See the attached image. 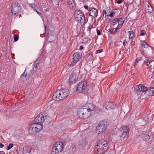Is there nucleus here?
Returning a JSON list of instances; mask_svg holds the SVG:
<instances>
[{"label": "nucleus", "mask_w": 154, "mask_h": 154, "mask_svg": "<svg viewBox=\"0 0 154 154\" xmlns=\"http://www.w3.org/2000/svg\"><path fill=\"white\" fill-rule=\"evenodd\" d=\"M99 125L102 126H104V128H106L107 125V122L106 120L102 121L100 122Z\"/></svg>", "instance_id": "nucleus-23"}, {"label": "nucleus", "mask_w": 154, "mask_h": 154, "mask_svg": "<svg viewBox=\"0 0 154 154\" xmlns=\"http://www.w3.org/2000/svg\"><path fill=\"white\" fill-rule=\"evenodd\" d=\"M141 45L145 48H147L149 46V45L145 41H143L141 44Z\"/></svg>", "instance_id": "nucleus-31"}, {"label": "nucleus", "mask_w": 154, "mask_h": 154, "mask_svg": "<svg viewBox=\"0 0 154 154\" xmlns=\"http://www.w3.org/2000/svg\"><path fill=\"white\" fill-rule=\"evenodd\" d=\"M147 91H148L149 95L151 96L154 95V88H150L149 89H148Z\"/></svg>", "instance_id": "nucleus-22"}, {"label": "nucleus", "mask_w": 154, "mask_h": 154, "mask_svg": "<svg viewBox=\"0 0 154 154\" xmlns=\"http://www.w3.org/2000/svg\"><path fill=\"white\" fill-rule=\"evenodd\" d=\"M63 144L62 142H57L53 145L51 154H59L63 149Z\"/></svg>", "instance_id": "nucleus-4"}, {"label": "nucleus", "mask_w": 154, "mask_h": 154, "mask_svg": "<svg viewBox=\"0 0 154 154\" xmlns=\"http://www.w3.org/2000/svg\"><path fill=\"white\" fill-rule=\"evenodd\" d=\"M121 27H119V26H117V27L116 28H114L115 30H113V34H114L116 32H117V29H120L121 28Z\"/></svg>", "instance_id": "nucleus-39"}, {"label": "nucleus", "mask_w": 154, "mask_h": 154, "mask_svg": "<svg viewBox=\"0 0 154 154\" xmlns=\"http://www.w3.org/2000/svg\"><path fill=\"white\" fill-rule=\"evenodd\" d=\"M122 132L129 133L128 128L127 126H124L122 128Z\"/></svg>", "instance_id": "nucleus-25"}, {"label": "nucleus", "mask_w": 154, "mask_h": 154, "mask_svg": "<svg viewBox=\"0 0 154 154\" xmlns=\"http://www.w3.org/2000/svg\"><path fill=\"white\" fill-rule=\"evenodd\" d=\"M42 128V124H38L34 123L31 124L28 129V132L31 134L34 132H39Z\"/></svg>", "instance_id": "nucleus-5"}, {"label": "nucleus", "mask_w": 154, "mask_h": 154, "mask_svg": "<svg viewBox=\"0 0 154 154\" xmlns=\"http://www.w3.org/2000/svg\"><path fill=\"white\" fill-rule=\"evenodd\" d=\"M21 6L17 2L13 3L11 5V11L12 14L17 15L18 14V12L20 10Z\"/></svg>", "instance_id": "nucleus-7"}, {"label": "nucleus", "mask_w": 154, "mask_h": 154, "mask_svg": "<svg viewBox=\"0 0 154 154\" xmlns=\"http://www.w3.org/2000/svg\"><path fill=\"white\" fill-rule=\"evenodd\" d=\"M0 154H5V152L3 151H0Z\"/></svg>", "instance_id": "nucleus-52"}, {"label": "nucleus", "mask_w": 154, "mask_h": 154, "mask_svg": "<svg viewBox=\"0 0 154 154\" xmlns=\"http://www.w3.org/2000/svg\"><path fill=\"white\" fill-rule=\"evenodd\" d=\"M77 115L81 119H86L90 116V111H88L86 107H82L80 108L77 110Z\"/></svg>", "instance_id": "nucleus-3"}, {"label": "nucleus", "mask_w": 154, "mask_h": 154, "mask_svg": "<svg viewBox=\"0 0 154 154\" xmlns=\"http://www.w3.org/2000/svg\"><path fill=\"white\" fill-rule=\"evenodd\" d=\"M142 60V57H140L138 58H137L135 61V63H134V66H136L137 64V63H138V62L140 60Z\"/></svg>", "instance_id": "nucleus-33"}, {"label": "nucleus", "mask_w": 154, "mask_h": 154, "mask_svg": "<svg viewBox=\"0 0 154 154\" xmlns=\"http://www.w3.org/2000/svg\"><path fill=\"white\" fill-rule=\"evenodd\" d=\"M144 63L147 66H148L150 64V62L149 60L146 59L144 61Z\"/></svg>", "instance_id": "nucleus-35"}, {"label": "nucleus", "mask_w": 154, "mask_h": 154, "mask_svg": "<svg viewBox=\"0 0 154 154\" xmlns=\"http://www.w3.org/2000/svg\"><path fill=\"white\" fill-rule=\"evenodd\" d=\"M129 134V133H122L120 136V140H123L127 138V136Z\"/></svg>", "instance_id": "nucleus-20"}, {"label": "nucleus", "mask_w": 154, "mask_h": 154, "mask_svg": "<svg viewBox=\"0 0 154 154\" xmlns=\"http://www.w3.org/2000/svg\"><path fill=\"white\" fill-rule=\"evenodd\" d=\"M127 42L126 40H124L123 42V44L124 46H125V44L127 43Z\"/></svg>", "instance_id": "nucleus-45"}, {"label": "nucleus", "mask_w": 154, "mask_h": 154, "mask_svg": "<svg viewBox=\"0 0 154 154\" xmlns=\"http://www.w3.org/2000/svg\"><path fill=\"white\" fill-rule=\"evenodd\" d=\"M134 90L137 92H145L147 91L148 88L143 85L141 84L135 86Z\"/></svg>", "instance_id": "nucleus-10"}, {"label": "nucleus", "mask_w": 154, "mask_h": 154, "mask_svg": "<svg viewBox=\"0 0 154 154\" xmlns=\"http://www.w3.org/2000/svg\"><path fill=\"white\" fill-rule=\"evenodd\" d=\"M84 107H86V109H87L88 111H90V115L91 114V112L94 110L95 109V106L91 103L88 104L86 106H84Z\"/></svg>", "instance_id": "nucleus-19"}, {"label": "nucleus", "mask_w": 154, "mask_h": 154, "mask_svg": "<svg viewBox=\"0 0 154 154\" xmlns=\"http://www.w3.org/2000/svg\"><path fill=\"white\" fill-rule=\"evenodd\" d=\"M87 85V83L85 80L79 82L78 85L77 89V91L79 93L85 90Z\"/></svg>", "instance_id": "nucleus-8"}, {"label": "nucleus", "mask_w": 154, "mask_h": 154, "mask_svg": "<svg viewBox=\"0 0 154 154\" xmlns=\"http://www.w3.org/2000/svg\"><path fill=\"white\" fill-rule=\"evenodd\" d=\"M19 38V36L17 34H15L14 36V39L15 41H17Z\"/></svg>", "instance_id": "nucleus-34"}, {"label": "nucleus", "mask_w": 154, "mask_h": 154, "mask_svg": "<svg viewBox=\"0 0 154 154\" xmlns=\"http://www.w3.org/2000/svg\"><path fill=\"white\" fill-rule=\"evenodd\" d=\"M104 126L103 127L99 125L96 127V132L98 134H100L103 132L105 130Z\"/></svg>", "instance_id": "nucleus-16"}, {"label": "nucleus", "mask_w": 154, "mask_h": 154, "mask_svg": "<svg viewBox=\"0 0 154 154\" xmlns=\"http://www.w3.org/2000/svg\"><path fill=\"white\" fill-rule=\"evenodd\" d=\"M142 138L145 141L149 140L150 137L147 134H144L143 135Z\"/></svg>", "instance_id": "nucleus-24"}, {"label": "nucleus", "mask_w": 154, "mask_h": 154, "mask_svg": "<svg viewBox=\"0 0 154 154\" xmlns=\"http://www.w3.org/2000/svg\"><path fill=\"white\" fill-rule=\"evenodd\" d=\"M122 2L121 0H118L117 2V3L119 4H121Z\"/></svg>", "instance_id": "nucleus-47"}, {"label": "nucleus", "mask_w": 154, "mask_h": 154, "mask_svg": "<svg viewBox=\"0 0 154 154\" xmlns=\"http://www.w3.org/2000/svg\"><path fill=\"white\" fill-rule=\"evenodd\" d=\"M92 27V26H90L89 27V28L91 29Z\"/></svg>", "instance_id": "nucleus-53"}, {"label": "nucleus", "mask_w": 154, "mask_h": 154, "mask_svg": "<svg viewBox=\"0 0 154 154\" xmlns=\"http://www.w3.org/2000/svg\"><path fill=\"white\" fill-rule=\"evenodd\" d=\"M147 12L151 13L153 11L152 8L150 5H147V8H146Z\"/></svg>", "instance_id": "nucleus-26"}, {"label": "nucleus", "mask_w": 154, "mask_h": 154, "mask_svg": "<svg viewBox=\"0 0 154 154\" xmlns=\"http://www.w3.org/2000/svg\"><path fill=\"white\" fill-rule=\"evenodd\" d=\"M118 25L119 27H121L120 26H122L124 23L125 20V19L122 18H118Z\"/></svg>", "instance_id": "nucleus-21"}, {"label": "nucleus", "mask_w": 154, "mask_h": 154, "mask_svg": "<svg viewBox=\"0 0 154 154\" xmlns=\"http://www.w3.org/2000/svg\"><path fill=\"white\" fill-rule=\"evenodd\" d=\"M104 106L106 109H112L116 106L114 105V103L113 102H105Z\"/></svg>", "instance_id": "nucleus-15"}, {"label": "nucleus", "mask_w": 154, "mask_h": 154, "mask_svg": "<svg viewBox=\"0 0 154 154\" xmlns=\"http://www.w3.org/2000/svg\"><path fill=\"white\" fill-rule=\"evenodd\" d=\"M89 9L88 13L89 16L92 19L97 17L98 14L97 10L95 8H89Z\"/></svg>", "instance_id": "nucleus-9"}, {"label": "nucleus", "mask_w": 154, "mask_h": 154, "mask_svg": "<svg viewBox=\"0 0 154 154\" xmlns=\"http://www.w3.org/2000/svg\"><path fill=\"white\" fill-rule=\"evenodd\" d=\"M107 144L106 141L103 140L98 141L96 145V148L97 149V154H103L107 151Z\"/></svg>", "instance_id": "nucleus-2"}, {"label": "nucleus", "mask_w": 154, "mask_h": 154, "mask_svg": "<svg viewBox=\"0 0 154 154\" xmlns=\"http://www.w3.org/2000/svg\"><path fill=\"white\" fill-rule=\"evenodd\" d=\"M30 71V72H29L28 73L25 69L24 72L23 73L20 77L21 79L23 81H24L28 79L31 73V71Z\"/></svg>", "instance_id": "nucleus-13"}, {"label": "nucleus", "mask_w": 154, "mask_h": 154, "mask_svg": "<svg viewBox=\"0 0 154 154\" xmlns=\"http://www.w3.org/2000/svg\"><path fill=\"white\" fill-rule=\"evenodd\" d=\"M128 32L129 33V36H131V33H133V31L132 30L131 31H128Z\"/></svg>", "instance_id": "nucleus-44"}, {"label": "nucleus", "mask_w": 154, "mask_h": 154, "mask_svg": "<svg viewBox=\"0 0 154 154\" xmlns=\"http://www.w3.org/2000/svg\"><path fill=\"white\" fill-rule=\"evenodd\" d=\"M97 34L98 35H101V33L99 30H97Z\"/></svg>", "instance_id": "nucleus-43"}, {"label": "nucleus", "mask_w": 154, "mask_h": 154, "mask_svg": "<svg viewBox=\"0 0 154 154\" xmlns=\"http://www.w3.org/2000/svg\"><path fill=\"white\" fill-rule=\"evenodd\" d=\"M78 79L77 74L76 73H74L70 75L69 81L71 83H74L77 81Z\"/></svg>", "instance_id": "nucleus-11"}, {"label": "nucleus", "mask_w": 154, "mask_h": 154, "mask_svg": "<svg viewBox=\"0 0 154 154\" xmlns=\"http://www.w3.org/2000/svg\"><path fill=\"white\" fill-rule=\"evenodd\" d=\"M14 146V145L12 143H10L9 144V146H7L6 149L7 150H9L12 148Z\"/></svg>", "instance_id": "nucleus-36"}, {"label": "nucleus", "mask_w": 154, "mask_h": 154, "mask_svg": "<svg viewBox=\"0 0 154 154\" xmlns=\"http://www.w3.org/2000/svg\"><path fill=\"white\" fill-rule=\"evenodd\" d=\"M100 149H101L102 150V149H101V147H100Z\"/></svg>", "instance_id": "nucleus-56"}, {"label": "nucleus", "mask_w": 154, "mask_h": 154, "mask_svg": "<svg viewBox=\"0 0 154 154\" xmlns=\"http://www.w3.org/2000/svg\"><path fill=\"white\" fill-rule=\"evenodd\" d=\"M31 150L29 147L28 146H26L23 147V151L25 152V153H27L30 152Z\"/></svg>", "instance_id": "nucleus-29"}, {"label": "nucleus", "mask_w": 154, "mask_h": 154, "mask_svg": "<svg viewBox=\"0 0 154 154\" xmlns=\"http://www.w3.org/2000/svg\"><path fill=\"white\" fill-rule=\"evenodd\" d=\"M73 57L68 62V66L69 67H73L78 61L81 57V55L79 52L74 53L73 55Z\"/></svg>", "instance_id": "nucleus-6"}, {"label": "nucleus", "mask_w": 154, "mask_h": 154, "mask_svg": "<svg viewBox=\"0 0 154 154\" xmlns=\"http://www.w3.org/2000/svg\"><path fill=\"white\" fill-rule=\"evenodd\" d=\"M134 37V32L131 33V36H129V38L130 39H133Z\"/></svg>", "instance_id": "nucleus-41"}, {"label": "nucleus", "mask_w": 154, "mask_h": 154, "mask_svg": "<svg viewBox=\"0 0 154 154\" xmlns=\"http://www.w3.org/2000/svg\"><path fill=\"white\" fill-rule=\"evenodd\" d=\"M86 145V143L85 141H82V142H80V145L82 147H84Z\"/></svg>", "instance_id": "nucleus-37"}, {"label": "nucleus", "mask_w": 154, "mask_h": 154, "mask_svg": "<svg viewBox=\"0 0 154 154\" xmlns=\"http://www.w3.org/2000/svg\"><path fill=\"white\" fill-rule=\"evenodd\" d=\"M150 68L151 69H154V66L150 65Z\"/></svg>", "instance_id": "nucleus-49"}, {"label": "nucleus", "mask_w": 154, "mask_h": 154, "mask_svg": "<svg viewBox=\"0 0 154 154\" xmlns=\"http://www.w3.org/2000/svg\"><path fill=\"white\" fill-rule=\"evenodd\" d=\"M105 14H106V15H107V16L108 15L107 14H106V13H105Z\"/></svg>", "instance_id": "nucleus-55"}, {"label": "nucleus", "mask_w": 154, "mask_h": 154, "mask_svg": "<svg viewBox=\"0 0 154 154\" xmlns=\"http://www.w3.org/2000/svg\"><path fill=\"white\" fill-rule=\"evenodd\" d=\"M83 48H84L82 46H81L80 47L79 49L80 50H82V49H83Z\"/></svg>", "instance_id": "nucleus-50"}, {"label": "nucleus", "mask_w": 154, "mask_h": 154, "mask_svg": "<svg viewBox=\"0 0 154 154\" xmlns=\"http://www.w3.org/2000/svg\"><path fill=\"white\" fill-rule=\"evenodd\" d=\"M42 57L43 55H40L39 57L37 58V59L35 61V63H36L37 64L39 63V62L42 59Z\"/></svg>", "instance_id": "nucleus-32"}, {"label": "nucleus", "mask_w": 154, "mask_h": 154, "mask_svg": "<svg viewBox=\"0 0 154 154\" xmlns=\"http://www.w3.org/2000/svg\"><path fill=\"white\" fill-rule=\"evenodd\" d=\"M69 94V90L66 89L58 90L54 93L52 98L55 100H62L65 99Z\"/></svg>", "instance_id": "nucleus-1"}, {"label": "nucleus", "mask_w": 154, "mask_h": 154, "mask_svg": "<svg viewBox=\"0 0 154 154\" xmlns=\"http://www.w3.org/2000/svg\"><path fill=\"white\" fill-rule=\"evenodd\" d=\"M85 112H84L83 113V115H84V116L85 115Z\"/></svg>", "instance_id": "nucleus-54"}, {"label": "nucleus", "mask_w": 154, "mask_h": 154, "mask_svg": "<svg viewBox=\"0 0 154 154\" xmlns=\"http://www.w3.org/2000/svg\"><path fill=\"white\" fill-rule=\"evenodd\" d=\"M30 6L34 9V10L36 11L37 13L38 14H41V11L40 9L38 7L34 4H32L30 5Z\"/></svg>", "instance_id": "nucleus-18"}, {"label": "nucleus", "mask_w": 154, "mask_h": 154, "mask_svg": "<svg viewBox=\"0 0 154 154\" xmlns=\"http://www.w3.org/2000/svg\"><path fill=\"white\" fill-rule=\"evenodd\" d=\"M118 18H116L113 20L112 21V24L113 25L117 24L118 23Z\"/></svg>", "instance_id": "nucleus-30"}, {"label": "nucleus", "mask_w": 154, "mask_h": 154, "mask_svg": "<svg viewBox=\"0 0 154 154\" xmlns=\"http://www.w3.org/2000/svg\"><path fill=\"white\" fill-rule=\"evenodd\" d=\"M102 52L100 50H98L96 51V54H98L101 53Z\"/></svg>", "instance_id": "nucleus-46"}, {"label": "nucleus", "mask_w": 154, "mask_h": 154, "mask_svg": "<svg viewBox=\"0 0 154 154\" xmlns=\"http://www.w3.org/2000/svg\"><path fill=\"white\" fill-rule=\"evenodd\" d=\"M82 13H83V12H82L80 10H77L75 11L74 13V16L75 17Z\"/></svg>", "instance_id": "nucleus-27"}, {"label": "nucleus", "mask_w": 154, "mask_h": 154, "mask_svg": "<svg viewBox=\"0 0 154 154\" xmlns=\"http://www.w3.org/2000/svg\"><path fill=\"white\" fill-rule=\"evenodd\" d=\"M39 63L37 64L36 63H35V62H34L33 64V71L34 72H36L38 69V65H39Z\"/></svg>", "instance_id": "nucleus-28"}, {"label": "nucleus", "mask_w": 154, "mask_h": 154, "mask_svg": "<svg viewBox=\"0 0 154 154\" xmlns=\"http://www.w3.org/2000/svg\"><path fill=\"white\" fill-rule=\"evenodd\" d=\"M114 29H109V32L111 34L113 35V30Z\"/></svg>", "instance_id": "nucleus-40"}, {"label": "nucleus", "mask_w": 154, "mask_h": 154, "mask_svg": "<svg viewBox=\"0 0 154 154\" xmlns=\"http://www.w3.org/2000/svg\"><path fill=\"white\" fill-rule=\"evenodd\" d=\"M146 34V32L144 30H141L140 31V35H144Z\"/></svg>", "instance_id": "nucleus-38"}, {"label": "nucleus", "mask_w": 154, "mask_h": 154, "mask_svg": "<svg viewBox=\"0 0 154 154\" xmlns=\"http://www.w3.org/2000/svg\"><path fill=\"white\" fill-rule=\"evenodd\" d=\"M115 15V13L114 12H112L109 14V15L110 17H113V16Z\"/></svg>", "instance_id": "nucleus-42"}, {"label": "nucleus", "mask_w": 154, "mask_h": 154, "mask_svg": "<svg viewBox=\"0 0 154 154\" xmlns=\"http://www.w3.org/2000/svg\"><path fill=\"white\" fill-rule=\"evenodd\" d=\"M44 117L42 114H39L34 119V122L38 124L41 123L44 121Z\"/></svg>", "instance_id": "nucleus-12"}, {"label": "nucleus", "mask_w": 154, "mask_h": 154, "mask_svg": "<svg viewBox=\"0 0 154 154\" xmlns=\"http://www.w3.org/2000/svg\"><path fill=\"white\" fill-rule=\"evenodd\" d=\"M4 146V145L2 143H0V148H2Z\"/></svg>", "instance_id": "nucleus-48"}, {"label": "nucleus", "mask_w": 154, "mask_h": 154, "mask_svg": "<svg viewBox=\"0 0 154 154\" xmlns=\"http://www.w3.org/2000/svg\"><path fill=\"white\" fill-rule=\"evenodd\" d=\"M75 18L77 20L80 21L81 24H84L85 23V17L83 13L75 17Z\"/></svg>", "instance_id": "nucleus-14"}, {"label": "nucleus", "mask_w": 154, "mask_h": 154, "mask_svg": "<svg viewBox=\"0 0 154 154\" xmlns=\"http://www.w3.org/2000/svg\"><path fill=\"white\" fill-rule=\"evenodd\" d=\"M68 5L69 8L75 10L76 8V6L73 0H67Z\"/></svg>", "instance_id": "nucleus-17"}, {"label": "nucleus", "mask_w": 154, "mask_h": 154, "mask_svg": "<svg viewBox=\"0 0 154 154\" xmlns=\"http://www.w3.org/2000/svg\"><path fill=\"white\" fill-rule=\"evenodd\" d=\"M84 7L85 9H87L88 8V6L87 5H85Z\"/></svg>", "instance_id": "nucleus-51"}]
</instances>
